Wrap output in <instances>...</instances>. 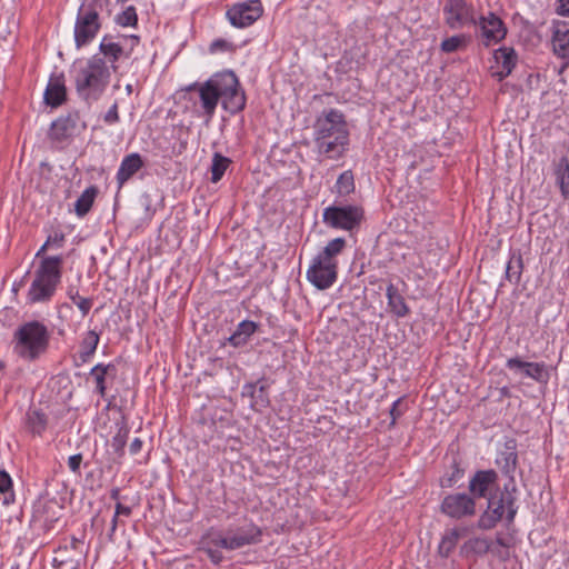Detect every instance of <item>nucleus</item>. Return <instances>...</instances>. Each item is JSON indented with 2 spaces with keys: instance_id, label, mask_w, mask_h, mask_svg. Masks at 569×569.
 <instances>
[{
  "instance_id": "1",
  "label": "nucleus",
  "mask_w": 569,
  "mask_h": 569,
  "mask_svg": "<svg viewBox=\"0 0 569 569\" xmlns=\"http://www.w3.org/2000/svg\"><path fill=\"white\" fill-rule=\"evenodd\" d=\"M193 110L209 122L214 116L218 102L229 113H238L246 107V94L233 71L213 74L203 83H193L187 89Z\"/></svg>"
},
{
  "instance_id": "2",
  "label": "nucleus",
  "mask_w": 569,
  "mask_h": 569,
  "mask_svg": "<svg viewBox=\"0 0 569 569\" xmlns=\"http://www.w3.org/2000/svg\"><path fill=\"white\" fill-rule=\"evenodd\" d=\"M76 92L88 103L98 101L106 91L111 71L100 54H94L84 61L76 62L71 69Z\"/></svg>"
},
{
  "instance_id": "3",
  "label": "nucleus",
  "mask_w": 569,
  "mask_h": 569,
  "mask_svg": "<svg viewBox=\"0 0 569 569\" xmlns=\"http://www.w3.org/2000/svg\"><path fill=\"white\" fill-rule=\"evenodd\" d=\"M346 248L343 238H335L312 259L308 270L307 279L319 290L330 288L338 277V256Z\"/></svg>"
},
{
  "instance_id": "4",
  "label": "nucleus",
  "mask_w": 569,
  "mask_h": 569,
  "mask_svg": "<svg viewBox=\"0 0 569 569\" xmlns=\"http://www.w3.org/2000/svg\"><path fill=\"white\" fill-rule=\"evenodd\" d=\"M516 483L511 478L505 483L502 489L495 490L487 499V508L478 519V527L482 530H490L500 522L506 516L508 523H511L517 515L518 507L516 506Z\"/></svg>"
},
{
  "instance_id": "5",
  "label": "nucleus",
  "mask_w": 569,
  "mask_h": 569,
  "mask_svg": "<svg viewBox=\"0 0 569 569\" xmlns=\"http://www.w3.org/2000/svg\"><path fill=\"white\" fill-rule=\"evenodd\" d=\"M47 327L39 321H29L20 326L13 336V351L20 358L33 361L43 355L49 346Z\"/></svg>"
},
{
  "instance_id": "6",
  "label": "nucleus",
  "mask_w": 569,
  "mask_h": 569,
  "mask_svg": "<svg viewBox=\"0 0 569 569\" xmlns=\"http://www.w3.org/2000/svg\"><path fill=\"white\" fill-rule=\"evenodd\" d=\"M62 262L61 256L46 257L41 260L28 292L30 301L40 302L51 298L61 280Z\"/></svg>"
},
{
  "instance_id": "7",
  "label": "nucleus",
  "mask_w": 569,
  "mask_h": 569,
  "mask_svg": "<svg viewBox=\"0 0 569 569\" xmlns=\"http://www.w3.org/2000/svg\"><path fill=\"white\" fill-rule=\"evenodd\" d=\"M365 212L362 207L347 204V206H330L323 210L322 220L326 224L333 229H341L352 231L358 229L363 220Z\"/></svg>"
},
{
  "instance_id": "8",
  "label": "nucleus",
  "mask_w": 569,
  "mask_h": 569,
  "mask_svg": "<svg viewBox=\"0 0 569 569\" xmlns=\"http://www.w3.org/2000/svg\"><path fill=\"white\" fill-rule=\"evenodd\" d=\"M349 134L345 114L337 109L323 110L315 120L313 139Z\"/></svg>"
},
{
  "instance_id": "9",
  "label": "nucleus",
  "mask_w": 569,
  "mask_h": 569,
  "mask_svg": "<svg viewBox=\"0 0 569 569\" xmlns=\"http://www.w3.org/2000/svg\"><path fill=\"white\" fill-rule=\"evenodd\" d=\"M101 11L80 6L74 24V41L77 48L88 44L100 29Z\"/></svg>"
},
{
  "instance_id": "10",
  "label": "nucleus",
  "mask_w": 569,
  "mask_h": 569,
  "mask_svg": "<svg viewBox=\"0 0 569 569\" xmlns=\"http://www.w3.org/2000/svg\"><path fill=\"white\" fill-rule=\"evenodd\" d=\"M440 511L451 519L471 518L477 513V503L467 492L449 493L442 499Z\"/></svg>"
},
{
  "instance_id": "11",
  "label": "nucleus",
  "mask_w": 569,
  "mask_h": 569,
  "mask_svg": "<svg viewBox=\"0 0 569 569\" xmlns=\"http://www.w3.org/2000/svg\"><path fill=\"white\" fill-rule=\"evenodd\" d=\"M86 129V122L81 120L78 111L68 112L54 120L50 128V138L54 141H64L79 136Z\"/></svg>"
},
{
  "instance_id": "12",
  "label": "nucleus",
  "mask_w": 569,
  "mask_h": 569,
  "mask_svg": "<svg viewBox=\"0 0 569 569\" xmlns=\"http://www.w3.org/2000/svg\"><path fill=\"white\" fill-rule=\"evenodd\" d=\"M263 13L259 0H250L232 6L227 11V18L233 27L246 28L256 22Z\"/></svg>"
},
{
  "instance_id": "13",
  "label": "nucleus",
  "mask_w": 569,
  "mask_h": 569,
  "mask_svg": "<svg viewBox=\"0 0 569 569\" xmlns=\"http://www.w3.org/2000/svg\"><path fill=\"white\" fill-rule=\"evenodd\" d=\"M446 23L451 29H460L467 24H476L472 7L465 0H447L443 7Z\"/></svg>"
},
{
  "instance_id": "14",
  "label": "nucleus",
  "mask_w": 569,
  "mask_h": 569,
  "mask_svg": "<svg viewBox=\"0 0 569 569\" xmlns=\"http://www.w3.org/2000/svg\"><path fill=\"white\" fill-rule=\"evenodd\" d=\"M498 473L492 470H478L469 479L468 493L473 500L485 498L488 499L498 487Z\"/></svg>"
},
{
  "instance_id": "15",
  "label": "nucleus",
  "mask_w": 569,
  "mask_h": 569,
  "mask_svg": "<svg viewBox=\"0 0 569 569\" xmlns=\"http://www.w3.org/2000/svg\"><path fill=\"white\" fill-rule=\"evenodd\" d=\"M478 26L480 29L479 39L486 47L497 44L503 40L507 34V28L503 21L492 12H489L486 17H481Z\"/></svg>"
},
{
  "instance_id": "16",
  "label": "nucleus",
  "mask_w": 569,
  "mask_h": 569,
  "mask_svg": "<svg viewBox=\"0 0 569 569\" xmlns=\"http://www.w3.org/2000/svg\"><path fill=\"white\" fill-rule=\"evenodd\" d=\"M62 506L56 499H41L34 503L32 518L44 528H52L60 519Z\"/></svg>"
},
{
  "instance_id": "17",
  "label": "nucleus",
  "mask_w": 569,
  "mask_h": 569,
  "mask_svg": "<svg viewBox=\"0 0 569 569\" xmlns=\"http://www.w3.org/2000/svg\"><path fill=\"white\" fill-rule=\"evenodd\" d=\"M317 151L328 159H339L346 151L349 144V134L330 136L323 140L313 139Z\"/></svg>"
},
{
  "instance_id": "18",
  "label": "nucleus",
  "mask_w": 569,
  "mask_h": 569,
  "mask_svg": "<svg viewBox=\"0 0 569 569\" xmlns=\"http://www.w3.org/2000/svg\"><path fill=\"white\" fill-rule=\"evenodd\" d=\"M67 98V88L63 73L52 74L44 91V101L48 106L57 108L61 106Z\"/></svg>"
},
{
  "instance_id": "19",
  "label": "nucleus",
  "mask_w": 569,
  "mask_h": 569,
  "mask_svg": "<svg viewBox=\"0 0 569 569\" xmlns=\"http://www.w3.org/2000/svg\"><path fill=\"white\" fill-rule=\"evenodd\" d=\"M232 549L237 550L249 545L257 543L260 540L261 530L254 526L249 525L246 527L237 528L236 530H228Z\"/></svg>"
},
{
  "instance_id": "20",
  "label": "nucleus",
  "mask_w": 569,
  "mask_h": 569,
  "mask_svg": "<svg viewBox=\"0 0 569 569\" xmlns=\"http://www.w3.org/2000/svg\"><path fill=\"white\" fill-rule=\"evenodd\" d=\"M143 166V159L138 152H132L126 156L122 159L116 176L119 188L131 179Z\"/></svg>"
},
{
  "instance_id": "21",
  "label": "nucleus",
  "mask_w": 569,
  "mask_h": 569,
  "mask_svg": "<svg viewBox=\"0 0 569 569\" xmlns=\"http://www.w3.org/2000/svg\"><path fill=\"white\" fill-rule=\"evenodd\" d=\"M551 43L553 53L569 61V24L566 22L555 24Z\"/></svg>"
},
{
  "instance_id": "22",
  "label": "nucleus",
  "mask_w": 569,
  "mask_h": 569,
  "mask_svg": "<svg viewBox=\"0 0 569 569\" xmlns=\"http://www.w3.org/2000/svg\"><path fill=\"white\" fill-rule=\"evenodd\" d=\"M495 60L497 64L500 67V70L493 73L498 80H502L508 77L517 63V53L513 48L502 47L495 52Z\"/></svg>"
},
{
  "instance_id": "23",
  "label": "nucleus",
  "mask_w": 569,
  "mask_h": 569,
  "mask_svg": "<svg viewBox=\"0 0 569 569\" xmlns=\"http://www.w3.org/2000/svg\"><path fill=\"white\" fill-rule=\"evenodd\" d=\"M99 49L102 53L101 58H103L106 62L107 60L110 62V71H116L117 67L114 63L123 53L122 46L118 42H114L112 36H104L100 42Z\"/></svg>"
},
{
  "instance_id": "24",
  "label": "nucleus",
  "mask_w": 569,
  "mask_h": 569,
  "mask_svg": "<svg viewBox=\"0 0 569 569\" xmlns=\"http://www.w3.org/2000/svg\"><path fill=\"white\" fill-rule=\"evenodd\" d=\"M386 296L388 299V307L392 313H395L398 318H403L409 315L410 309L406 303L405 298L393 283L388 284L386 289Z\"/></svg>"
},
{
  "instance_id": "25",
  "label": "nucleus",
  "mask_w": 569,
  "mask_h": 569,
  "mask_svg": "<svg viewBox=\"0 0 569 569\" xmlns=\"http://www.w3.org/2000/svg\"><path fill=\"white\" fill-rule=\"evenodd\" d=\"M258 325L250 320L241 321L234 332L229 337V342L233 347H241L246 345L249 338L256 332Z\"/></svg>"
},
{
  "instance_id": "26",
  "label": "nucleus",
  "mask_w": 569,
  "mask_h": 569,
  "mask_svg": "<svg viewBox=\"0 0 569 569\" xmlns=\"http://www.w3.org/2000/svg\"><path fill=\"white\" fill-rule=\"evenodd\" d=\"M116 367L113 365L98 363L90 370V377L96 382V391L101 396H106V378L110 372H114Z\"/></svg>"
},
{
  "instance_id": "27",
  "label": "nucleus",
  "mask_w": 569,
  "mask_h": 569,
  "mask_svg": "<svg viewBox=\"0 0 569 569\" xmlns=\"http://www.w3.org/2000/svg\"><path fill=\"white\" fill-rule=\"evenodd\" d=\"M556 181L563 198H569V158L562 157L555 168Z\"/></svg>"
},
{
  "instance_id": "28",
  "label": "nucleus",
  "mask_w": 569,
  "mask_h": 569,
  "mask_svg": "<svg viewBox=\"0 0 569 569\" xmlns=\"http://www.w3.org/2000/svg\"><path fill=\"white\" fill-rule=\"evenodd\" d=\"M523 270V259L519 251H513L508 260L507 267H506V278L515 283L518 284L521 279Z\"/></svg>"
},
{
  "instance_id": "29",
  "label": "nucleus",
  "mask_w": 569,
  "mask_h": 569,
  "mask_svg": "<svg viewBox=\"0 0 569 569\" xmlns=\"http://www.w3.org/2000/svg\"><path fill=\"white\" fill-rule=\"evenodd\" d=\"M463 535V530L459 528H452L442 536V539L439 543L438 551L441 557H449V555L456 548L459 539Z\"/></svg>"
},
{
  "instance_id": "30",
  "label": "nucleus",
  "mask_w": 569,
  "mask_h": 569,
  "mask_svg": "<svg viewBox=\"0 0 569 569\" xmlns=\"http://www.w3.org/2000/svg\"><path fill=\"white\" fill-rule=\"evenodd\" d=\"M47 417L38 409H30L26 415V427L33 433L40 436L47 428Z\"/></svg>"
},
{
  "instance_id": "31",
  "label": "nucleus",
  "mask_w": 569,
  "mask_h": 569,
  "mask_svg": "<svg viewBox=\"0 0 569 569\" xmlns=\"http://www.w3.org/2000/svg\"><path fill=\"white\" fill-rule=\"evenodd\" d=\"M97 192L96 187H89L80 194L74 203V211L78 217H84L90 211Z\"/></svg>"
},
{
  "instance_id": "32",
  "label": "nucleus",
  "mask_w": 569,
  "mask_h": 569,
  "mask_svg": "<svg viewBox=\"0 0 569 569\" xmlns=\"http://www.w3.org/2000/svg\"><path fill=\"white\" fill-rule=\"evenodd\" d=\"M99 343V335L94 330H90L80 343L79 357L81 361L87 362L96 352Z\"/></svg>"
},
{
  "instance_id": "33",
  "label": "nucleus",
  "mask_w": 569,
  "mask_h": 569,
  "mask_svg": "<svg viewBox=\"0 0 569 569\" xmlns=\"http://www.w3.org/2000/svg\"><path fill=\"white\" fill-rule=\"evenodd\" d=\"M355 177L351 170L343 171L337 179L335 192L339 197H347L355 192Z\"/></svg>"
},
{
  "instance_id": "34",
  "label": "nucleus",
  "mask_w": 569,
  "mask_h": 569,
  "mask_svg": "<svg viewBox=\"0 0 569 569\" xmlns=\"http://www.w3.org/2000/svg\"><path fill=\"white\" fill-rule=\"evenodd\" d=\"M490 549V542L486 538H472L466 541L461 547V552L465 555H485Z\"/></svg>"
},
{
  "instance_id": "35",
  "label": "nucleus",
  "mask_w": 569,
  "mask_h": 569,
  "mask_svg": "<svg viewBox=\"0 0 569 569\" xmlns=\"http://www.w3.org/2000/svg\"><path fill=\"white\" fill-rule=\"evenodd\" d=\"M231 160L218 152L213 154L212 163H211V181L213 183L218 182L224 174L228 169Z\"/></svg>"
},
{
  "instance_id": "36",
  "label": "nucleus",
  "mask_w": 569,
  "mask_h": 569,
  "mask_svg": "<svg viewBox=\"0 0 569 569\" xmlns=\"http://www.w3.org/2000/svg\"><path fill=\"white\" fill-rule=\"evenodd\" d=\"M0 493L3 495L2 503L4 506H9L14 502L12 479L10 475L4 470H0Z\"/></svg>"
},
{
  "instance_id": "37",
  "label": "nucleus",
  "mask_w": 569,
  "mask_h": 569,
  "mask_svg": "<svg viewBox=\"0 0 569 569\" xmlns=\"http://www.w3.org/2000/svg\"><path fill=\"white\" fill-rule=\"evenodd\" d=\"M468 41H469L468 36L457 34V36H452L450 38L445 39L441 42L440 48L443 52L451 53V52L459 50L462 47H466Z\"/></svg>"
},
{
  "instance_id": "38",
  "label": "nucleus",
  "mask_w": 569,
  "mask_h": 569,
  "mask_svg": "<svg viewBox=\"0 0 569 569\" xmlns=\"http://www.w3.org/2000/svg\"><path fill=\"white\" fill-rule=\"evenodd\" d=\"M526 377L531 378L538 382L546 381L547 371L545 363L527 362L522 372Z\"/></svg>"
},
{
  "instance_id": "39",
  "label": "nucleus",
  "mask_w": 569,
  "mask_h": 569,
  "mask_svg": "<svg viewBox=\"0 0 569 569\" xmlns=\"http://www.w3.org/2000/svg\"><path fill=\"white\" fill-rule=\"evenodd\" d=\"M68 297L70 300L80 309L82 316H87L92 307V300L89 298H82L79 296V291L76 288H69Z\"/></svg>"
},
{
  "instance_id": "40",
  "label": "nucleus",
  "mask_w": 569,
  "mask_h": 569,
  "mask_svg": "<svg viewBox=\"0 0 569 569\" xmlns=\"http://www.w3.org/2000/svg\"><path fill=\"white\" fill-rule=\"evenodd\" d=\"M207 539L210 545H212L217 548H222V549L230 550V551L233 550L232 545H230L231 541H230V536H229L228 531L226 532V536H223L219 532H210V533H208Z\"/></svg>"
},
{
  "instance_id": "41",
  "label": "nucleus",
  "mask_w": 569,
  "mask_h": 569,
  "mask_svg": "<svg viewBox=\"0 0 569 569\" xmlns=\"http://www.w3.org/2000/svg\"><path fill=\"white\" fill-rule=\"evenodd\" d=\"M128 429L122 427L119 428L117 433L112 437L111 447L113 448L114 452L118 453L119 456L123 455V449L128 440Z\"/></svg>"
},
{
  "instance_id": "42",
  "label": "nucleus",
  "mask_w": 569,
  "mask_h": 569,
  "mask_svg": "<svg viewBox=\"0 0 569 569\" xmlns=\"http://www.w3.org/2000/svg\"><path fill=\"white\" fill-rule=\"evenodd\" d=\"M463 476V469L459 467V465L455 461L452 465V471L448 476H443L440 479V486L442 488H451L456 485Z\"/></svg>"
},
{
  "instance_id": "43",
  "label": "nucleus",
  "mask_w": 569,
  "mask_h": 569,
  "mask_svg": "<svg viewBox=\"0 0 569 569\" xmlns=\"http://www.w3.org/2000/svg\"><path fill=\"white\" fill-rule=\"evenodd\" d=\"M138 21L136 8L130 6L117 17V23L122 27L136 26Z\"/></svg>"
},
{
  "instance_id": "44",
  "label": "nucleus",
  "mask_w": 569,
  "mask_h": 569,
  "mask_svg": "<svg viewBox=\"0 0 569 569\" xmlns=\"http://www.w3.org/2000/svg\"><path fill=\"white\" fill-rule=\"evenodd\" d=\"M63 241H64V236L62 233H60V234L56 233L54 236H49L47 241L44 242V244L37 252L36 257L42 256L48 247H57V248L62 247Z\"/></svg>"
},
{
  "instance_id": "45",
  "label": "nucleus",
  "mask_w": 569,
  "mask_h": 569,
  "mask_svg": "<svg viewBox=\"0 0 569 569\" xmlns=\"http://www.w3.org/2000/svg\"><path fill=\"white\" fill-rule=\"evenodd\" d=\"M81 6L103 12L108 10L109 0H82Z\"/></svg>"
},
{
  "instance_id": "46",
  "label": "nucleus",
  "mask_w": 569,
  "mask_h": 569,
  "mask_svg": "<svg viewBox=\"0 0 569 569\" xmlns=\"http://www.w3.org/2000/svg\"><path fill=\"white\" fill-rule=\"evenodd\" d=\"M527 361H522L519 358H510L507 360L506 367L510 370L523 372Z\"/></svg>"
},
{
  "instance_id": "47",
  "label": "nucleus",
  "mask_w": 569,
  "mask_h": 569,
  "mask_svg": "<svg viewBox=\"0 0 569 569\" xmlns=\"http://www.w3.org/2000/svg\"><path fill=\"white\" fill-rule=\"evenodd\" d=\"M204 552L214 565H219L223 560L222 552L216 548L207 547L204 548Z\"/></svg>"
},
{
  "instance_id": "48",
  "label": "nucleus",
  "mask_w": 569,
  "mask_h": 569,
  "mask_svg": "<svg viewBox=\"0 0 569 569\" xmlns=\"http://www.w3.org/2000/svg\"><path fill=\"white\" fill-rule=\"evenodd\" d=\"M104 121L109 124L116 123L119 121V113H118V104L113 103L111 108L108 110V112L104 114Z\"/></svg>"
},
{
  "instance_id": "49",
  "label": "nucleus",
  "mask_w": 569,
  "mask_h": 569,
  "mask_svg": "<svg viewBox=\"0 0 569 569\" xmlns=\"http://www.w3.org/2000/svg\"><path fill=\"white\" fill-rule=\"evenodd\" d=\"M232 44L227 42L223 39H217L210 44V51L217 52V51H223L231 49Z\"/></svg>"
},
{
  "instance_id": "50",
  "label": "nucleus",
  "mask_w": 569,
  "mask_h": 569,
  "mask_svg": "<svg viewBox=\"0 0 569 569\" xmlns=\"http://www.w3.org/2000/svg\"><path fill=\"white\" fill-rule=\"evenodd\" d=\"M82 462V456L80 453L70 456L68 459V466L71 471L78 472Z\"/></svg>"
},
{
  "instance_id": "51",
  "label": "nucleus",
  "mask_w": 569,
  "mask_h": 569,
  "mask_svg": "<svg viewBox=\"0 0 569 569\" xmlns=\"http://www.w3.org/2000/svg\"><path fill=\"white\" fill-rule=\"evenodd\" d=\"M505 460H506V465L503 468L506 469V472L509 473L510 471L515 470L517 455L513 452H510L506 456Z\"/></svg>"
},
{
  "instance_id": "52",
  "label": "nucleus",
  "mask_w": 569,
  "mask_h": 569,
  "mask_svg": "<svg viewBox=\"0 0 569 569\" xmlns=\"http://www.w3.org/2000/svg\"><path fill=\"white\" fill-rule=\"evenodd\" d=\"M401 402V399H398L393 402L391 409H390V416H391V426L396 425L397 419L402 415V412L398 409L399 405Z\"/></svg>"
},
{
  "instance_id": "53",
  "label": "nucleus",
  "mask_w": 569,
  "mask_h": 569,
  "mask_svg": "<svg viewBox=\"0 0 569 569\" xmlns=\"http://www.w3.org/2000/svg\"><path fill=\"white\" fill-rule=\"evenodd\" d=\"M557 12L560 16L569 17V0H558Z\"/></svg>"
},
{
  "instance_id": "54",
  "label": "nucleus",
  "mask_w": 569,
  "mask_h": 569,
  "mask_svg": "<svg viewBox=\"0 0 569 569\" xmlns=\"http://www.w3.org/2000/svg\"><path fill=\"white\" fill-rule=\"evenodd\" d=\"M131 513V508L130 507H127V506H123L122 503L118 502L116 505V517H119V516H130Z\"/></svg>"
},
{
  "instance_id": "55",
  "label": "nucleus",
  "mask_w": 569,
  "mask_h": 569,
  "mask_svg": "<svg viewBox=\"0 0 569 569\" xmlns=\"http://www.w3.org/2000/svg\"><path fill=\"white\" fill-rule=\"evenodd\" d=\"M142 448V441L139 438H134L130 443L129 450L131 455H137Z\"/></svg>"
},
{
  "instance_id": "56",
  "label": "nucleus",
  "mask_w": 569,
  "mask_h": 569,
  "mask_svg": "<svg viewBox=\"0 0 569 569\" xmlns=\"http://www.w3.org/2000/svg\"><path fill=\"white\" fill-rule=\"evenodd\" d=\"M119 495H120V491H119L118 488H114V489L111 490L110 496H111L112 499L118 500L119 499Z\"/></svg>"
},
{
  "instance_id": "57",
  "label": "nucleus",
  "mask_w": 569,
  "mask_h": 569,
  "mask_svg": "<svg viewBox=\"0 0 569 569\" xmlns=\"http://www.w3.org/2000/svg\"><path fill=\"white\" fill-rule=\"evenodd\" d=\"M117 522H118V517H116V515H114L112 518V522H111V533L114 532V530L117 528Z\"/></svg>"
},
{
  "instance_id": "58",
  "label": "nucleus",
  "mask_w": 569,
  "mask_h": 569,
  "mask_svg": "<svg viewBox=\"0 0 569 569\" xmlns=\"http://www.w3.org/2000/svg\"><path fill=\"white\" fill-rule=\"evenodd\" d=\"M79 543H81V541L79 539H77L74 537L71 539L72 549H77Z\"/></svg>"
},
{
  "instance_id": "59",
  "label": "nucleus",
  "mask_w": 569,
  "mask_h": 569,
  "mask_svg": "<svg viewBox=\"0 0 569 569\" xmlns=\"http://www.w3.org/2000/svg\"><path fill=\"white\" fill-rule=\"evenodd\" d=\"M126 90L130 94L132 92V86L131 84H127L126 86Z\"/></svg>"
},
{
  "instance_id": "60",
  "label": "nucleus",
  "mask_w": 569,
  "mask_h": 569,
  "mask_svg": "<svg viewBox=\"0 0 569 569\" xmlns=\"http://www.w3.org/2000/svg\"><path fill=\"white\" fill-rule=\"evenodd\" d=\"M4 369V362L2 360H0V371H2Z\"/></svg>"
}]
</instances>
